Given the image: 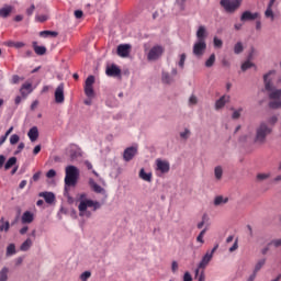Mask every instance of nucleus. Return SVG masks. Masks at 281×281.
I'll use <instances>...</instances> for the list:
<instances>
[{
  "mask_svg": "<svg viewBox=\"0 0 281 281\" xmlns=\"http://www.w3.org/2000/svg\"><path fill=\"white\" fill-rule=\"evenodd\" d=\"M47 179H54L56 177V170L49 169L46 173Z\"/></svg>",
  "mask_w": 281,
  "mask_h": 281,
  "instance_id": "obj_56",
  "label": "nucleus"
},
{
  "mask_svg": "<svg viewBox=\"0 0 281 281\" xmlns=\"http://www.w3.org/2000/svg\"><path fill=\"white\" fill-rule=\"evenodd\" d=\"M244 49L243 42H237L234 46V54H243Z\"/></svg>",
  "mask_w": 281,
  "mask_h": 281,
  "instance_id": "obj_38",
  "label": "nucleus"
},
{
  "mask_svg": "<svg viewBox=\"0 0 281 281\" xmlns=\"http://www.w3.org/2000/svg\"><path fill=\"white\" fill-rule=\"evenodd\" d=\"M214 175H215L216 181H221L223 179V167L221 166L215 167Z\"/></svg>",
  "mask_w": 281,
  "mask_h": 281,
  "instance_id": "obj_30",
  "label": "nucleus"
},
{
  "mask_svg": "<svg viewBox=\"0 0 281 281\" xmlns=\"http://www.w3.org/2000/svg\"><path fill=\"white\" fill-rule=\"evenodd\" d=\"M15 165H16V157H11L5 162L4 170H10V168H12V166H15Z\"/></svg>",
  "mask_w": 281,
  "mask_h": 281,
  "instance_id": "obj_35",
  "label": "nucleus"
},
{
  "mask_svg": "<svg viewBox=\"0 0 281 281\" xmlns=\"http://www.w3.org/2000/svg\"><path fill=\"white\" fill-rule=\"evenodd\" d=\"M269 108L270 109H281V100L280 99H274V101L269 102Z\"/></svg>",
  "mask_w": 281,
  "mask_h": 281,
  "instance_id": "obj_39",
  "label": "nucleus"
},
{
  "mask_svg": "<svg viewBox=\"0 0 281 281\" xmlns=\"http://www.w3.org/2000/svg\"><path fill=\"white\" fill-rule=\"evenodd\" d=\"M25 148V143H20L18 149L14 151V155L21 154V151Z\"/></svg>",
  "mask_w": 281,
  "mask_h": 281,
  "instance_id": "obj_57",
  "label": "nucleus"
},
{
  "mask_svg": "<svg viewBox=\"0 0 281 281\" xmlns=\"http://www.w3.org/2000/svg\"><path fill=\"white\" fill-rule=\"evenodd\" d=\"M47 19H49L47 15H36L35 16V21H37L38 23H45V21H47Z\"/></svg>",
  "mask_w": 281,
  "mask_h": 281,
  "instance_id": "obj_53",
  "label": "nucleus"
},
{
  "mask_svg": "<svg viewBox=\"0 0 281 281\" xmlns=\"http://www.w3.org/2000/svg\"><path fill=\"white\" fill-rule=\"evenodd\" d=\"M21 221L23 225H30V223H34V213L30 211L24 212Z\"/></svg>",
  "mask_w": 281,
  "mask_h": 281,
  "instance_id": "obj_19",
  "label": "nucleus"
},
{
  "mask_svg": "<svg viewBox=\"0 0 281 281\" xmlns=\"http://www.w3.org/2000/svg\"><path fill=\"white\" fill-rule=\"evenodd\" d=\"M229 201L228 198H223L222 195H217L214 200V205H223Z\"/></svg>",
  "mask_w": 281,
  "mask_h": 281,
  "instance_id": "obj_34",
  "label": "nucleus"
},
{
  "mask_svg": "<svg viewBox=\"0 0 281 281\" xmlns=\"http://www.w3.org/2000/svg\"><path fill=\"white\" fill-rule=\"evenodd\" d=\"M38 196H42V199H44V201H46V203H48V205H52V203H54V201H56V195L53 192H41L38 193Z\"/></svg>",
  "mask_w": 281,
  "mask_h": 281,
  "instance_id": "obj_17",
  "label": "nucleus"
},
{
  "mask_svg": "<svg viewBox=\"0 0 281 281\" xmlns=\"http://www.w3.org/2000/svg\"><path fill=\"white\" fill-rule=\"evenodd\" d=\"M40 36H43L44 38H47V36H53V38H56V36H58V32H56V31H42V32H40Z\"/></svg>",
  "mask_w": 281,
  "mask_h": 281,
  "instance_id": "obj_32",
  "label": "nucleus"
},
{
  "mask_svg": "<svg viewBox=\"0 0 281 281\" xmlns=\"http://www.w3.org/2000/svg\"><path fill=\"white\" fill-rule=\"evenodd\" d=\"M16 254V246L14 244H10L7 247V256H14Z\"/></svg>",
  "mask_w": 281,
  "mask_h": 281,
  "instance_id": "obj_40",
  "label": "nucleus"
},
{
  "mask_svg": "<svg viewBox=\"0 0 281 281\" xmlns=\"http://www.w3.org/2000/svg\"><path fill=\"white\" fill-rule=\"evenodd\" d=\"M269 124H272V126L274 124H278V117L276 115L271 116L269 120H268Z\"/></svg>",
  "mask_w": 281,
  "mask_h": 281,
  "instance_id": "obj_59",
  "label": "nucleus"
},
{
  "mask_svg": "<svg viewBox=\"0 0 281 281\" xmlns=\"http://www.w3.org/2000/svg\"><path fill=\"white\" fill-rule=\"evenodd\" d=\"M236 249H238V239H235L233 246L229 248V252L233 254Z\"/></svg>",
  "mask_w": 281,
  "mask_h": 281,
  "instance_id": "obj_58",
  "label": "nucleus"
},
{
  "mask_svg": "<svg viewBox=\"0 0 281 281\" xmlns=\"http://www.w3.org/2000/svg\"><path fill=\"white\" fill-rule=\"evenodd\" d=\"M251 67H256V64L246 60L244 64H241V71H247V69H251Z\"/></svg>",
  "mask_w": 281,
  "mask_h": 281,
  "instance_id": "obj_41",
  "label": "nucleus"
},
{
  "mask_svg": "<svg viewBox=\"0 0 281 281\" xmlns=\"http://www.w3.org/2000/svg\"><path fill=\"white\" fill-rule=\"evenodd\" d=\"M179 269V263L177 261H172L171 263V270L173 273Z\"/></svg>",
  "mask_w": 281,
  "mask_h": 281,
  "instance_id": "obj_61",
  "label": "nucleus"
},
{
  "mask_svg": "<svg viewBox=\"0 0 281 281\" xmlns=\"http://www.w3.org/2000/svg\"><path fill=\"white\" fill-rule=\"evenodd\" d=\"M190 135H192L190 128H184V131L180 133L181 139H190Z\"/></svg>",
  "mask_w": 281,
  "mask_h": 281,
  "instance_id": "obj_43",
  "label": "nucleus"
},
{
  "mask_svg": "<svg viewBox=\"0 0 281 281\" xmlns=\"http://www.w3.org/2000/svg\"><path fill=\"white\" fill-rule=\"evenodd\" d=\"M78 177H80V170H78V167L74 165L66 167L65 190H67V188L76 187V183H78Z\"/></svg>",
  "mask_w": 281,
  "mask_h": 281,
  "instance_id": "obj_2",
  "label": "nucleus"
},
{
  "mask_svg": "<svg viewBox=\"0 0 281 281\" xmlns=\"http://www.w3.org/2000/svg\"><path fill=\"white\" fill-rule=\"evenodd\" d=\"M34 52L37 56H45L47 54V48L45 46H37Z\"/></svg>",
  "mask_w": 281,
  "mask_h": 281,
  "instance_id": "obj_36",
  "label": "nucleus"
},
{
  "mask_svg": "<svg viewBox=\"0 0 281 281\" xmlns=\"http://www.w3.org/2000/svg\"><path fill=\"white\" fill-rule=\"evenodd\" d=\"M243 111V108H239L237 110H234L232 114V120H238L240 117V112Z\"/></svg>",
  "mask_w": 281,
  "mask_h": 281,
  "instance_id": "obj_49",
  "label": "nucleus"
},
{
  "mask_svg": "<svg viewBox=\"0 0 281 281\" xmlns=\"http://www.w3.org/2000/svg\"><path fill=\"white\" fill-rule=\"evenodd\" d=\"M196 102H198L196 97L191 95L190 99H189V104H196Z\"/></svg>",
  "mask_w": 281,
  "mask_h": 281,
  "instance_id": "obj_64",
  "label": "nucleus"
},
{
  "mask_svg": "<svg viewBox=\"0 0 281 281\" xmlns=\"http://www.w3.org/2000/svg\"><path fill=\"white\" fill-rule=\"evenodd\" d=\"M56 104H63L65 102V83H60L55 90Z\"/></svg>",
  "mask_w": 281,
  "mask_h": 281,
  "instance_id": "obj_14",
  "label": "nucleus"
},
{
  "mask_svg": "<svg viewBox=\"0 0 281 281\" xmlns=\"http://www.w3.org/2000/svg\"><path fill=\"white\" fill-rule=\"evenodd\" d=\"M41 175L42 172L41 171H37L36 173L33 175V181H38L41 179Z\"/></svg>",
  "mask_w": 281,
  "mask_h": 281,
  "instance_id": "obj_63",
  "label": "nucleus"
},
{
  "mask_svg": "<svg viewBox=\"0 0 281 281\" xmlns=\"http://www.w3.org/2000/svg\"><path fill=\"white\" fill-rule=\"evenodd\" d=\"M220 4L224 8L225 12L234 14V12L243 4V0H221Z\"/></svg>",
  "mask_w": 281,
  "mask_h": 281,
  "instance_id": "obj_4",
  "label": "nucleus"
},
{
  "mask_svg": "<svg viewBox=\"0 0 281 281\" xmlns=\"http://www.w3.org/2000/svg\"><path fill=\"white\" fill-rule=\"evenodd\" d=\"M271 133H273V128H271L269 124L261 122L255 130L254 144H258V146L267 144V137H269Z\"/></svg>",
  "mask_w": 281,
  "mask_h": 281,
  "instance_id": "obj_1",
  "label": "nucleus"
},
{
  "mask_svg": "<svg viewBox=\"0 0 281 281\" xmlns=\"http://www.w3.org/2000/svg\"><path fill=\"white\" fill-rule=\"evenodd\" d=\"M131 44H121L117 46L116 54L120 58H128L131 56Z\"/></svg>",
  "mask_w": 281,
  "mask_h": 281,
  "instance_id": "obj_13",
  "label": "nucleus"
},
{
  "mask_svg": "<svg viewBox=\"0 0 281 281\" xmlns=\"http://www.w3.org/2000/svg\"><path fill=\"white\" fill-rule=\"evenodd\" d=\"M205 49H207V44L205 42L196 40V42L193 45L194 56H198V58H200V56H203V54H205Z\"/></svg>",
  "mask_w": 281,
  "mask_h": 281,
  "instance_id": "obj_10",
  "label": "nucleus"
},
{
  "mask_svg": "<svg viewBox=\"0 0 281 281\" xmlns=\"http://www.w3.org/2000/svg\"><path fill=\"white\" fill-rule=\"evenodd\" d=\"M267 265V259H260L256 266H255V269H254V272L255 273H258V271H260V269H262V267Z\"/></svg>",
  "mask_w": 281,
  "mask_h": 281,
  "instance_id": "obj_37",
  "label": "nucleus"
},
{
  "mask_svg": "<svg viewBox=\"0 0 281 281\" xmlns=\"http://www.w3.org/2000/svg\"><path fill=\"white\" fill-rule=\"evenodd\" d=\"M271 177V173H258L257 179L258 181H265V179H269Z\"/></svg>",
  "mask_w": 281,
  "mask_h": 281,
  "instance_id": "obj_50",
  "label": "nucleus"
},
{
  "mask_svg": "<svg viewBox=\"0 0 281 281\" xmlns=\"http://www.w3.org/2000/svg\"><path fill=\"white\" fill-rule=\"evenodd\" d=\"M155 164V170L158 172V177H161V175H168L170 172V161L158 158L156 159Z\"/></svg>",
  "mask_w": 281,
  "mask_h": 281,
  "instance_id": "obj_6",
  "label": "nucleus"
},
{
  "mask_svg": "<svg viewBox=\"0 0 281 281\" xmlns=\"http://www.w3.org/2000/svg\"><path fill=\"white\" fill-rule=\"evenodd\" d=\"M89 186H90L91 190L93 192H95L97 194H102V192H104V189L102 187H100L99 184H97L95 181L91 178L89 180Z\"/></svg>",
  "mask_w": 281,
  "mask_h": 281,
  "instance_id": "obj_24",
  "label": "nucleus"
},
{
  "mask_svg": "<svg viewBox=\"0 0 281 281\" xmlns=\"http://www.w3.org/2000/svg\"><path fill=\"white\" fill-rule=\"evenodd\" d=\"M12 10H14V8L12 5H8V4H5L3 8H1L0 9L1 19H8L10 16V14L12 13Z\"/></svg>",
  "mask_w": 281,
  "mask_h": 281,
  "instance_id": "obj_22",
  "label": "nucleus"
},
{
  "mask_svg": "<svg viewBox=\"0 0 281 281\" xmlns=\"http://www.w3.org/2000/svg\"><path fill=\"white\" fill-rule=\"evenodd\" d=\"M139 178L143 179V181H147L148 183H150V181H153V173H146V170L142 168L139 171Z\"/></svg>",
  "mask_w": 281,
  "mask_h": 281,
  "instance_id": "obj_26",
  "label": "nucleus"
},
{
  "mask_svg": "<svg viewBox=\"0 0 281 281\" xmlns=\"http://www.w3.org/2000/svg\"><path fill=\"white\" fill-rule=\"evenodd\" d=\"M271 246H273V247H276V248L281 247V238H279V239H272V240L268 244V247H271Z\"/></svg>",
  "mask_w": 281,
  "mask_h": 281,
  "instance_id": "obj_46",
  "label": "nucleus"
},
{
  "mask_svg": "<svg viewBox=\"0 0 281 281\" xmlns=\"http://www.w3.org/2000/svg\"><path fill=\"white\" fill-rule=\"evenodd\" d=\"M32 247V239L27 238L21 246L20 251H30V248Z\"/></svg>",
  "mask_w": 281,
  "mask_h": 281,
  "instance_id": "obj_29",
  "label": "nucleus"
},
{
  "mask_svg": "<svg viewBox=\"0 0 281 281\" xmlns=\"http://www.w3.org/2000/svg\"><path fill=\"white\" fill-rule=\"evenodd\" d=\"M80 203H79V210L85 211L87 210V207H93V212H95V210H100V207H102V204L98 201H93V200H85L87 199V194H81L80 195Z\"/></svg>",
  "mask_w": 281,
  "mask_h": 281,
  "instance_id": "obj_5",
  "label": "nucleus"
},
{
  "mask_svg": "<svg viewBox=\"0 0 281 281\" xmlns=\"http://www.w3.org/2000/svg\"><path fill=\"white\" fill-rule=\"evenodd\" d=\"M27 137L31 139V142H36V139H38V127H31L27 132Z\"/></svg>",
  "mask_w": 281,
  "mask_h": 281,
  "instance_id": "obj_23",
  "label": "nucleus"
},
{
  "mask_svg": "<svg viewBox=\"0 0 281 281\" xmlns=\"http://www.w3.org/2000/svg\"><path fill=\"white\" fill-rule=\"evenodd\" d=\"M207 221V214H204L202 216V221L198 223V229H203V225H205V222Z\"/></svg>",
  "mask_w": 281,
  "mask_h": 281,
  "instance_id": "obj_52",
  "label": "nucleus"
},
{
  "mask_svg": "<svg viewBox=\"0 0 281 281\" xmlns=\"http://www.w3.org/2000/svg\"><path fill=\"white\" fill-rule=\"evenodd\" d=\"M183 281H192V274H190V272H186L183 276Z\"/></svg>",
  "mask_w": 281,
  "mask_h": 281,
  "instance_id": "obj_62",
  "label": "nucleus"
},
{
  "mask_svg": "<svg viewBox=\"0 0 281 281\" xmlns=\"http://www.w3.org/2000/svg\"><path fill=\"white\" fill-rule=\"evenodd\" d=\"M215 63H216V55L215 54H211V56L205 61V67H207V68L214 67Z\"/></svg>",
  "mask_w": 281,
  "mask_h": 281,
  "instance_id": "obj_33",
  "label": "nucleus"
},
{
  "mask_svg": "<svg viewBox=\"0 0 281 281\" xmlns=\"http://www.w3.org/2000/svg\"><path fill=\"white\" fill-rule=\"evenodd\" d=\"M162 82H165V85H170V82H172V77H170V74L162 72Z\"/></svg>",
  "mask_w": 281,
  "mask_h": 281,
  "instance_id": "obj_44",
  "label": "nucleus"
},
{
  "mask_svg": "<svg viewBox=\"0 0 281 281\" xmlns=\"http://www.w3.org/2000/svg\"><path fill=\"white\" fill-rule=\"evenodd\" d=\"M34 10H36V5L31 4V7L26 9L27 16H32L34 14Z\"/></svg>",
  "mask_w": 281,
  "mask_h": 281,
  "instance_id": "obj_55",
  "label": "nucleus"
},
{
  "mask_svg": "<svg viewBox=\"0 0 281 281\" xmlns=\"http://www.w3.org/2000/svg\"><path fill=\"white\" fill-rule=\"evenodd\" d=\"M212 258H214V255L210 250H207L199 262L198 268L205 269L210 265V262H212Z\"/></svg>",
  "mask_w": 281,
  "mask_h": 281,
  "instance_id": "obj_15",
  "label": "nucleus"
},
{
  "mask_svg": "<svg viewBox=\"0 0 281 281\" xmlns=\"http://www.w3.org/2000/svg\"><path fill=\"white\" fill-rule=\"evenodd\" d=\"M138 148L137 146H131L124 149L123 159L124 161H133V159L137 156Z\"/></svg>",
  "mask_w": 281,
  "mask_h": 281,
  "instance_id": "obj_8",
  "label": "nucleus"
},
{
  "mask_svg": "<svg viewBox=\"0 0 281 281\" xmlns=\"http://www.w3.org/2000/svg\"><path fill=\"white\" fill-rule=\"evenodd\" d=\"M213 45L214 47H217L218 49H221V47H223V40H220L218 37H214Z\"/></svg>",
  "mask_w": 281,
  "mask_h": 281,
  "instance_id": "obj_47",
  "label": "nucleus"
},
{
  "mask_svg": "<svg viewBox=\"0 0 281 281\" xmlns=\"http://www.w3.org/2000/svg\"><path fill=\"white\" fill-rule=\"evenodd\" d=\"M32 91H33L32 83L30 82L23 83L22 87L20 88V93L22 98H27L29 93H32Z\"/></svg>",
  "mask_w": 281,
  "mask_h": 281,
  "instance_id": "obj_20",
  "label": "nucleus"
},
{
  "mask_svg": "<svg viewBox=\"0 0 281 281\" xmlns=\"http://www.w3.org/2000/svg\"><path fill=\"white\" fill-rule=\"evenodd\" d=\"M194 278L198 281H205V269L196 268L194 271Z\"/></svg>",
  "mask_w": 281,
  "mask_h": 281,
  "instance_id": "obj_25",
  "label": "nucleus"
},
{
  "mask_svg": "<svg viewBox=\"0 0 281 281\" xmlns=\"http://www.w3.org/2000/svg\"><path fill=\"white\" fill-rule=\"evenodd\" d=\"M273 7L271 4L267 5V9L265 11L266 19H271V21H274L276 14L273 13Z\"/></svg>",
  "mask_w": 281,
  "mask_h": 281,
  "instance_id": "obj_27",
  "label": "nucleus"
},
{
  "mask_svg": "<svg viewBox=\"0 0 281 281\" xmlns=\"http://www.w3.org/2000/svg\"><path fill=\"white\" fill-rule=\"evenodd\" d=\"M20 139H21V136H19V134H12L10 136L11 146H14L15 144H19Z\"/></svg>",
  "mask_w": 281,
  "mask_h": 281,
  "instance_id": "obj_42",
  "label": "nucleus"
},
{
  "mask_svg": "<svg viewBox=\"0 0 281 281\" xmlns=\"http://www.w3.org/2000/svg\"><path fill=\"white\" fill-rule=\"evenodd\" d=\"M82 157V149L80 147L71 148L70 149V161H76Z\"/></svg>",
  "mask_w": 281,
  "mask_h": 281,
  "instance_id": "obj_21",
  "label": "nucleus"
},
{
  "mask_svg": "<svg viewBox=\"0 0 281 281\" xmlns=\"http://www.w3.org/2000/svg\"><path fill=\"white\" fill-rule=\"evenodd\" d=\"M9 273H10V269H9L8 267H3V268L0 270V281H7Z\"/></svg>",
  "mask_w": 281,
  "mask_h": 281,
  "instance_id": "obj_31",
  "label": "nucleus"
},
{
  "mask_svg": "<svg viewBox=\"0 0 281 281\" xmlns=\"http://www.w3.org/2000/svg\"><path fill=\"white\" fill-rule=\"evenodd\" d=\"M178 65H179V67H181V69H183V67L186 65V54L180 55V60H179Z\"/></svg>",
  "mask_w": 281,
  "mask_h": 281,
  "instance_id": "obj_54",
  "label": "nucleus"
},
{
  "mask_svg": "<svg viewBox=\"0 0 281 281\" xmlns=\"http://www.w3.org/2000/svg\"><path fill=\"white\" fill-rule=\"evenodd\" d=\"M205 232H207V228L202 229V231L200 232V234L198 235V237H196L198 243H201L202 245H203V243H205V241L203 240V237L205 236Z\"/></svg>",
  "mask_w": 281,
  "mask_h": 281,
  "instance_id": "obj_45",
  "label": "nucleus"
},
{
  "mask_svg": "<svg viewBox=\"0 0 281 281\" xmlns=\"http://www.w3.org/2000/svg\"><path fill=\"white\" fill-rule=\"evenodd\" d=\"M161 54H164V47L159 45L154 46L147 54V60H158Z\"/></svg>",
  "mask_w": 281,
  "mask_h": 281,
  "instance_id": "obj_9",
  "label": "nucleus"
},
{
  "mask_svg": "<svg viewBox=\"0 0 281 281\" xmlns=\"http://www.w3.org/2000/svg\"><path fill=\"white\" fill-rule=\"evenodd\" d=\"M106 76H110L111 78L122 79V69L120 68V66L112 64L111 66L106 67Z\"/></svg>",
  "mask_w": 281,
  "mask_h": 281,
  "instance_id": "obj_11",
  "label": "nucleus"
},
{
  "mask_svg": "<svg viewBox=\"0 0 281 281\" xmlns=\"http://www.w3.org/2000/svg\"><path fill=\"white\" fill-rule=\"evenodd\" d=\"M10 229V222H5V218H0V232H9Z\"/></svg>",
  "mask_w": 281,
  "mask_h": 281,
  "instance_id": "obj_28",
  "label": "nucleus"
},
{
  "mask_svg": "<svg viewBox=\"0 0 281 281\" xmlns=\"http://www.w3.org/2000/svg\"><path fill=\"white\" fill-rule=\"evenodd\" d=\"M83 15H85V13L82 12V10H76L75 11L76 19H82Z\"/></svg>",
  "mask_w": 281,
  "mask_h": 281,
  "instance_id": "obj_60",
  "label": "nucleus"
},
{
  "mask_svg": "<svg viewBox=\"0 0 281 281\" xmlns=\"http://www.w3.org/2000/svg\"><path fill=\"white\" fill-rule=\"evenodd\" d=\"M227 102H229V95H222L218 100L215 101V111H221Z\"/></svg>",
  "mask_w": 281,
  "mask_h": 281,
  "instance_id": "obj_16",
  "label": "nucleus"
},
{
  "mask_svg": "<svg viewBox=\"0 0 281 281\" xmlns=\"http://www.w3.org/2000/svg\"><path fill=\"white\" fill-rule=\"evenodd\" d=\"M79 216H86V218H90L91 212L88 211L87 209H85L83 211L79 210Z\"/></svg>",
  "mask_w": 281,
  "mask_h": 281,
  "instance_id": "obj_51",
  "label": "nucleus"
},
{
  "mask_svg": "<svg viewBox=\"0 0 281 281\" xmlns=\"http://www.w3.org/2000/svg\"><path fill=\"white\" fill-rule=\"evenodd\" d=\"M89 278H91V271H85L80 274L81 281H87V280H89Z\"/></svg>",
  "mask_w": 281,
  "mask_h": 281,
  "instance_id": "obj_48",
  "label": "nucleus"
},
{
  "mask_svg": "<svg viewBox=\"0 0 281 281\" xmlns=\"http://www.w3.org/2000/svg\"><path fill=\"white\" fill-rule=\"evenodd\" d=\"M95 83V77L90 75L85 82V94L87 98H94L95 91L93 90V85Z\"/></svg>",
  "mask_w": 281,
  "mask_h": 281,
  "instance_id": "obj_7",
  "label": "nucleus"
},
{
  "mask_svg": "<svg viewBox=\"0 0 281 281\" xmlns=\"http://www.w3.org/2000/svg\"><path fill=\"white\" fill-rule=\"evenodd\" d=\"M256 19H260L259 12H251L249 10H246L240 15L241 23H247V21H256Z\"/></svg>",
  "mask_w": 281,
  "mask_h": 281,
  "instance_id": "obj_12",
  "label": "nucleus"
},
{
  "mask_svg": "<svg viewBox=\"0 0 281 281\" xmlns=\"http://www.w3.org/2000/svg\"><path fill=\"white\" fill-rule=\"evenodd\" d=\"M273 74H276V70H270L268 74L263 75L265 89L270 92V100H280L281 89L273 88V83L271 82V79H269V76H273Z\"/></svg>",
  "mask_w": 281,
  "mask_h": 281,
  "instance_id": "obj_3",
  "label": "nucleus"
},
{
  "mask_svg": "<svg viewBox=\"0 0 281 281\" xmlns=\"http://www.w3.org/2000/svg\"><path fill=\"white\" fill-rule=\"evenodd\" d=\"M196 41L205 42L207 38V30L205 29L204 25H200L198 31H196Z\"/></svg>",
  "mask_w": 281,
  "mask_h": 281,
  "instance_id": "obj_18",
  "label": "nucleus"
}]
</instances>
